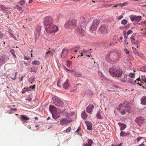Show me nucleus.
Instances as JSON below:
<instances>
[{
  "label": "nucleus",
  "mask_w": 146,
  "mask_h": 146,
  "mask_svg": "<svg viewBox=\"0 0 146 146\" xmlns=\"http://www.w3.org/2000/svg\"><path fill=\"white\" fill-rule=\"evenodd\" d=\"M9 59V57L6 55L2 56L0 58V63L1 64H5Z\"/></svg>",
  "instance_id": "13"
},
{
  "label": "nucleus",
  "mask_w": 146,
  "mask_h": 146,
  "mask_svg": "<svg viewBox=\"0 0 146 146\" xmlns=\"http://www.w3.org/2000/svg\"><path fill=\"white\" fill-rule=\"evenodd\" d=\"M129 80L127 82L130 83L131 84H137L140 86H141L142 85V84H141L139 83H137V82H139V81H140L141 80L139 78L135 80H133L131 79H129Z\"/></svg>",
  "instance_id": "14"
},
{
  "label": "nucleus",
  "mask_w": 146,
  "mask_h": 146,
  "mask_svg": "<svg viewBox=\"0 0 146 146\" xmlns=\"http://www.w3.org/2000/svg\"><path fill=\"white\" fill-rule=\"evenodd\" d=\"M86 24L85 18L84 17L81 18L79 24L76 29V31L78 34L84 36Z\"/></svg>",
  "instance_id": "1"
},
{
  "label": "nucleus",
  "mask_w": 146,
  "mask_h": 146,
  "mask_svg": "<svg viewBox=\"0 0 146 146\" xmlns=\"http://www.w3.org/2000/svg\"><path fill=\"white\" fill-rule=\"evenodd\" d=\"M49 110L50 112L52 113V114L56 112L59 109L56 108L54 106L52 105H50L49 108Z\"/></svg>",
  "instance_id": "18"
},
{
  "label": "nucleus",
  "mask_w": 146,
  "mask_h": 146,
  "mask_svg": "<svg viewBox=\"0 0 146 146\" xmlns=\"http://www.w3.org/2000/svg\"><path fill=\"white\" fill-rule=\"evenodd\" d=\"M121 57V54L120 52L117 51H109L106 56V58L110 59L113 61H117Z\"/></svg>",
  "instance_id": "2"
},
{
  "label": "nucleus",
  "mask_w": 146,
  "mask_h": 146,
  "mask_svg": "<svg viewBox=\"0 0 146 146\" xmlns=\"http://www.w3.org/2000/svg\"><path fill=\"white\" fill-rule=\"evenodd\" d=\"M68 80L67 79L63 84V87L65 89H66L68 87L69 84L68 83Z\"/></svg>",
  "instance_id": "28"
},
{
  "label": "nucleus",
  "mask_w": 146,
  "mask_h": 146,
  "mask_svg": "<svg viewBox=\"0 0 146 146\" xmlns=\"http://www.w3.org/2000/svg\"><path fill=\"white\" fill-rule=\"evenodd\" d=\"M9 35L11 38H13L15 40H17L16 38L14 36L13 34L11 33H9Z\"/></svg>",
  "instance_id": "45"
},
{
  "label": "nucleus",
  "mask_w": 146,
  "mask_h": 146,
  "mask_svg": "<svg viewBox=\"0 0 146 146\" xmlns=\"http://www.w3.org/2000/svg\"><path fill=\"white\" fill-rule=\"evenodd\" d=\"M127 109L122 107L121 106H119V111L122 115H125L126 113V112H127Z\"/></svg>",
  "instance_id": "21"
},
{
  "label": "nucleus",
  "mask_w": 146,
  "mask_h": 146,
  "mask_svg": "<svg viewBox=\"0 0 146 146\" xmlns=\"http://www.w3.org/2000/svg\"><path fill=\"white\" fill-rule=\"evenodd\" d=\"M72 121V120L63 118L60 120V124L61 125H67L68 123H70Z\"/></svg>",
  "instance_id": "15"
},
{
  "label": "nucleus",
  "mask_w": 146,
  "mask_h": 146,
  "mask_svg": "<svg viewBox=\"0 0 146 146\" xmlns=\"http://www.w3.org/2000/svg\"><path fill=\"white\" fill-rule=\"evenodd\" d=\"M143 138V137H138L137 138V140L138 141H139L141 139Z\"/></svg>",
  "instance_id": "59"
},
{
  "label": "nucleus",
  "mask_w": 146,
  "mask_h": 146,
  "mask_svg": "<svg viewBox=\"0 0 146 146\" xmlns=\"http://www.w3.org/2000/svg\"><path fill=\"white\" fill-rule=\"evenodd\" d=\"M71 129V128L70 127H69L67 128L65 131L66 133H69Z\"/></svg>",
  "instance_id": "48"
},
{
  "label": "nucleus",
  "mask_w": 146,
  "mask_h": 146,
  "mask_svg": "<svg viewBox=\"0 0 146 146\" xmlns=\"http://www.w3.org/2000/svg\"><path fill=\"white\" fill-rule=\"evenodd\" d=\"M68 63L67 64V65L68 66L70 67V65L72 64V62L71 61H67Z\"/></svg>",
  "instance_id": "53"
},
{
  "label": "nucleus",
  "mask_w": 146,
  "mask_h": 146,
  "mask_svg": "<svg viewBox=\"0 0 146 146\" xmlns=\"http://www.w3.org/2000/svg\"><path fill=\"white\" fill-rule=\"evenodd\" d=\"M93 141L91 139H88L87 140V143L83 145L82 146H92Z\"/></svg>",
  "instance_id": "25"
},
{
  "label": "nucleus",
  "mask_w": 146,
  "mask_h": 146,
  "mask_svg": "<svg viewBox=\"0 0 146 146\" xmlns=\"http://www.w3.org/2000/svg\"><path fill=\"white\" fill-rule=\"evenodd\" d=\"M129 76L130 77L133 78L135 77V74L133 73H130L129 74Z\"/></svg>",
  "instance_id": "46"
},
{
  "label": "nucleus",
  "mask_w": 146,
  "mask_h": 146,
  "mask_svg": "<svg viewBox=\"0 0 146 146\" xmlns=\"http://www.w3.org/2000/svg\"><path fill=\"white\" fill-rule=\"evenodd\" d=\"M37 70V68L36 67H33L31 68V72H36Z\"/></svg>",
  "instance_id": "41"
},
{
  "label": "nucleus",
  "mask_w": 146,
  "mask_h": 146,
  "mask_svg": "<svg viewBox=\"0 0 146 146\" xmlns=\"http://www.w3.org/2000/svg\"><path fill=\"white\" fill-rule=\"evenodd\" d=\"M123 18V16H122L120 15L118 17L117 19L118 20H120Z\"/></svg>",
  "instance_id": "64"
},
{
  "label": "nucleus",
  "mask_w": 146,
  "mask_h": 146,
  "mask_svg": "<svg viewBox=\"0 0 146 146\" xmlns=\"http://www.w3.org/2000/svg\"><path fill=\"white\" fill-rule=\"evenodd\" d=\"M60 113L59 110L52 114V117L54 119H56L60 116Z\"/></svg>",
  "instance_id": "19"
},
{
  "label": "nucleus",
  "mask_w": 146,
  "mask_h": 146,
  "mask_svg": "<svg viewBox=\"0 0 146 146\" xmlns=\"http://www.w3.org/2000/svg\"><path fill=\"white\" fill-rule=\"evenodd\" d=\"M128 76V75L126 74H125L124 75L123 78H121L120 79L121 82H127L128 81V79L129 78H127V77Z\"/></svg>",
  "instance_id": "24"
},
{
  "label": "nucleus",
  "mask_w": 146,
  "mask_h": 146,
  "mask_svg": "<svg viewBox=\"0 0 146 146\" xmlns=\"http://www.w3.org/2000/svg\"><path fill=\"white\" fill-rule=\"evenodd\" d=\"M41 27L39 25L37 26L36 28V31L35 33V35L36 37L39 36L41 33Z\"/></svg>",
  "instance_id": "16"
},
{
  "label": "nucleus",
  "mask_w": 146,
  "mask_h": 146,
  "mask_svg": "<svg viewBox=\"0 0 146 146\" xmlns=\"http://www.w3.org/2000/svg\"><path fill=\"white\" fill-rule=\"evenodd\" d=\"M127 4V2H124L122 3H119V5H120L121 7H123L125 6Z\"/></svg>",
  "instance_id": "47"
},
{
  "label": "nucleus",
  "mask_w": 146,
  "mask_h": 146,
  "mask_svg": "<svg viewBox=\"0 0 146 146\" xmlns=\"http://www.w3.org/2000/svg\"><path fill=\"white\" fill-rule=\"evenodd\" d=\"M82 74L80 72L76 71L75 74H74V76L76 78L80 77L82 76Z\"/></svg>",
  "instance_id": "31"
},
{
  "label": "nucleus",
  "mask_w": 146,
  "mask_h": 146,
  "mask_svg": "<svg viewBox=\"0 0 146 146\" xmlns=\"http://www.w3.org/2000/svg\"><path fill=\"white\" fill-rule=\"evenodd\" d=\"M45 29L48 33L53 34L56 32L58 29L57 26L52 24L48 27H46Z\"/></svg>",
  "instance_id": "4"
},
{
  "label": "nucleus",
  "mask_w": 146,
  "mask_h": 146,
  "mask_svg": "<svg viewBox=\"0 0 146 146\" xmlns=\"http://www.w3.org/2000/svg\"><path fill=\"white\" fill-rule=\"evenodd\" d=\"M129 133H126L124 132L121 131L120 133V135L121 136H125L127 134H129Z\"/></svg>",
  "instance_id": "37"
},
{
  "label": "nucleus",
  "mask_w": 146,
  "mask_h": 146,
  "mask_svg": "<svg viewBox=\"0 0 146 146\" xmlns=\"http://www.w3.org/2000/svg\"><path fill=\"white\" fill-rule=\"evenodd\" d=\"M52 19L51 16H47L44 19L43 23L46 27H48L51 25L52 24Z\"/></svg>",
  "instance_id": "8"
},
{
  "label": "nucleus",
  "mask_w": 146,
  "mask_h": 146,
  "mask_svg": "<svg viewBox=\"0 0 146 146\" xmlns=\"http://www.w3.org/2000/svg\"><path fill=\"white\" fill-rule=\"evenodd\" d=\"M88 116V114L85 110L81 114V117L84 120H86L87 119Z\"/></svg>",
  "instance_id": "23"
},
{
  "label": "nucleus",
  "mask_w": 146,
  "mask_h": 146,
  "mask_svg": "<svg viewBox=\"0 0 146 146\" xmlns=\"http://www.w3.org/2000/svg\"><path fill=\"white\" fill-rule=\"evenodd\" d=\"M35 85H33L32 87L31 86H30L28 87H26L22 90V93H24L27 91H29L33 90V89H35Z\"/></svg>",
  "instance_id": "17"
},
{
  "label": "nucleus",
  "mask_w": 146,
  "mask_h": 146,
  "mask_svg": "<svg viewBox=\"0 0 146 146\" xmlns=\"http://www.w3.org/2000/svg\"><path fill=\"white\" fill-rule=\"evenodd\" d=\"M65 50H66V49H65V48H63V49L62 50V52H61V55H60V58H62V55L63 54V53H64V51H65Z\"/></svg>",
  "instance_id": "50"
},
{
  "label": "nucleus",
  "mask_w": 146,
  "mask_h": 146,
  "mask_svg": "<svg viewBox=\"0 0 146 146\" xmlns=\"http://www.w3.org/2000/svg\"><path fill=\"white\" fill-rule=\"evenodd\" d=\"M133 52L136 55L140 56H141V54L139 53L138 52V50L136 48H134L133 50Z\"/></svg>",
  "instance_id": "34"
},
{
  "label": "nucleus",
  "mask_w": 146,
  "mask_h": 146,
  "mask_svg": "<svg viewBox=\"0 0 146 146\" xmlns=\"http://www.w3.org/2000/svg\"><path fill=\"white\" fill-rule=\"evenodd\" d=\"M53 103L55 105L60 107H63L64 103L59 98L56 96H54L52 98Z\"/></svg>",
  "instance_id": "5"
},
{
  "label": "nucleus",
  "mask_w": 146,
  "mask_h": 146,
  "mask_svg": "<svg viewBox=\"0 0 146 146\" xmlns=\"http://www.w3.org/2000/svg\"><path fill=\"white\" fill-rule=\"evenodd\" d=\"M127 23V21L125 19H124L121 22V24L124 25H125Z\"/></svg>",
  "instance_id": "44"
},
{
  "label": "nucleus",
  "mask_w": 146,
  "mask_h": 146,
  "mask_svg": "<svg viewBox=\"0 0 146 146\" xmlns=\"http://www.w3.org/2000/svg\"><path fill=\"white\" fill-rule=\"evenodd\" d=\"M96 117L98 119H101L102 118L101 115V112L100 110L98 111L96 115Z\"/></svg>",
  "instance_id": "30"
},
{
  "label": "nucleus",
  "mask_w": 146,
  "mask_h": 146,
  "mask_svg": "<svg viewBox=\"0 0 146 146\" xmlns=\"http://www.w3.org/2000/svg\"><path fill=\"white\" fill-rule=\"evenodd\" d=\"M119 106H121L123 108L127 109V113H131V112L132 111L131 108L128 102H124L123 104H120Z\"/></svg>",
  "instance_id": "9"
},
{
  "label": "nucleus",
  "mask_w": 146,
  "mask_h": 146,
  "mask_svg": "<svg viewBox=\"0 0 146 146\" xmlns=\"http://www.w3.org/2000/svg\"><path fill=\"white\" fill-rule=\"evenodd\" d=\"M129 17L132 22H133L134 21H135V15H131L129 16Z\"/></svg>",
  "instance_id": "35"
},
{
  "label": "nucleus",
  "mask_w": 146,
  "mask_h": 146,
  "mask_svg": "<svg viewBox=\"0 0 146 146\" xmlns=\"http://www.w3.org/2000/svg\"><path fill=\"white\" fill-rule=\"evenodd\" d=\"M24 58L25 60H30V57H27L25 56H24Z\"/></svg>",
  "instance_id": "52"
},
{
  "label": "nucleus",
  "mask_w": 146,
  "mask_h": 146,
  "mask_svg": "<svg viewBox=\"0 0 146 146\" xmlns=\"http://www.w3.org/2000/svg\"><path fill=\"white\" fill-rule=\"evenodd\" d=\"M100 23V21L98 19L93 20L91 26L90 27V31H93L96 30Z\"/></svg>",
  "instance_id": "6"
},
{
  "label": "nucleus",
  "mask_w": 146,
  "mask_h": 146,
  "mask_svg": "<svg viewBox=\"0 0 146 146\" xmlns=\"http://www.w3.org/2000/svg\"><path fill=\"white\" fill-rule=\"evenodd\" d=\"M25 99L26 100H28L30 102H31L32 100V98L30 97H28V98H26Z\"/></svg>",
  "instance_id": "61"
},
{
  "label": "nucleus",
  "mask_w": 146,
  "mask_h": 146,
  "mask_svg": "<svg viewBox=\"0 0 146 146\" xmlns=\"http://www.w3.org/2000/svg\"><path fill=\"white\" fill-rule=\"evenodd\" d=\"M135 35L134 34H133L130 37L131 41L132 44H133L134 42H135Z\"/></svg>",
  "instance_id": "33"
},
{
  "label": "nucleus",
  "mask_w": 146,
  "mask_h": 146,
  "mask_svg": "<svg viewBox=\"0 0 146 146\" xmlns=\"http://www.w3.org/2000/svg\"><path fill=\"white\" fill-rule=\"evenodd\" d=\"M10 51L11 53L12 54L13 57L14 58H16V56L15 54V52L14 50L13 49H11L10 50Z\"/></svg>",
  "instance_id": "40"
},
{
  "label": "nucleus",
  "mask_w": 146,
  "mask_h": 146,
  "mask_svg": "<svg viewBox=\"0 0 146 146\" xmlns=\"http://www.w3.org/2000/svg\"><path fill=\"white\" fill-rule=\"evenodd\" d=\"M141 17L140 16H137L135 15V21L137 22H139L141 19Z\"/></svg>",
  "instance_id": "39"
},
{
  "label": "nucleus",
  "mask_w": 146,
  "mask_h": 146,
  "mask_svg": "<svg viewBox=\"0 0 146 146\" xmlns=\"http://www.w3.org/2000/svg\"><path fill=\"white\" fill-rule=\"evenodd\" d=\"M93 68L94 69L96 70V71H98L99 72H100L99 71V66L98 65L96 66V68H95L94 67H93Z\"/></svg>",
  "instance_id": "56"
},
{
  "label": "nucleus",
  "mask_w": 146,
  "mask_h": 146,
  "mask_svg": "<svg viewBox=\"0 0 146 146\" xmlns=\"http://www.w3.org/2000/svg\"><path fill=\"white\" fill-rule=\"evenodd\" d=\"M141 104L143 105H146V96H143L141 99Z\"/></svg>",
  "instance_id": "26"
},
{
  "label": "nucleus",
  "mask_w": 146,
  "mask_h": 146,
  "mask_svg": "<svg viewBox=\"0 0 146 146\" xmlns=\"http://www.w3.org/2000/svg\"><path fill=\"white\" fill-rule=\"evenodd\" d=\"M0 8L2 10L4 11L5 9H7L6 7L4 6L3 5H1L0 6Z\"/></svg>",
  "instance_id": "49"
},
{
  "label": "nucleus",
  "mask_w": 146,
  "mask_h": 146,
  "mask_svg": "<svg viewBox=\"0 0 146 146\" xmlns=\"http://www.w3.org/2000/svg\"><path fill=\"white\" fill-rule=\"evenodd\" d=\"M74 115V113L72 112L71 113H65V116L67 118H69L71 117L72 116Z\"/></svg>",
  "instance_id": "29"
},
{
  "label": "nucleus",
  "mask_w": 146,
  "mask_h": 146,
  "mask_svg": "<svg viewBox=\"0 0 146 146\" xmlns=\"http://www.w3.org/2000/svg\"><path fill=\"white\" fill-rule=\"evenodd\" d=\"M121 143H120L118 145H115L114 144H112L111 145V146H121Z\"/></svg>",
  "instance_id": "58"
},
{
  "label": "nucleus",
  "mask_w": 146,
  "mask_h": 146,
  "mask_svg": "<svg viewBox=\"0 0 146 146\" xmlns=\"http://www.w3.org/2000/svg\"><path fill=\"white\" fill-rule=\"evenodd\" d=\"M22 119L24 121H27L29 120V118L24 115H21Z\"/></svg>",
  "instance_id": "38"
},
{
  "label": "nucleus",
  "mask_w": 146,
  "mask_h": 146,
  "mask_svg": "<svg viewBox=\"0 0 146 146\" xmlns=\"http://www.w3.org/2000/svg\"><path fill=\"white\" fill-rule=\"evenodd\" d=\"M124 37H125V42H126L127 41V36L126 37V33L125 32V33H124Z\"/></svg>",
  "instance_id": "57"
},
{
  "label": "nucleus",
  "mask_w": 146,
  "mask_h": 146,
  "mask_svg": "<svg viewBox=\"0 0 146 146\" xmlns=\"http://www.w3.org/2000/svg\"><path fill=\"white\" fill-rule=\"evenodd\" d=\"M133 31L132 30H130L128 31L127 33V35H128L130 34H131L133 33Z\"/></svg>",
  "instance_id": "51"
},
{
  "label": "nucleus",
  "mask_w": 146,
  "mask_h": 146,
  "mask_svg": "<svg viewBox=\"0 0 146 146\" xmlns=\"http://www.w3.org/2000/svg\"><path fill=\"white\" fill-rule=\"evenodd\" d=\"M145 119L142 117H137L135 120V122L139 126H141L144 122Z\"/></svg>",
  "instance_id": "11"
},
{
  "label": "nucleus",
  "mask_w": 146,
  "mask_h": 146,
  "mask_svg": "<svg viewBox=\"0 0 146 146\" xmlns=\"http://www.w3.org/2000/svg\"><path fill=\"white\" fill-rule=\"evenodd\" d=\"M32 64L34 65H39L40 64V62L38 61L34 60L32 62Z\"/></svg>",
  "instance_id": "36"
},
{
  "label": "nucleus",
  "mask_w": 146,
  "mask_h": 146,
  "mask_svg": "<svg viewBox=\"0 0 146 146\" xmlns=\"http://www.w3.org/2000/svg\"><path fill=\"white\" fill-rule=\"evenodd\" d=\"M124 51H125V52L126 53V54H128L129 53V51L126 48H125L124 49Z\"/></svg>",
  "instance_id": "55"
},
{
  "label": "nucleus",
  "mask_w": 146,
  "mask_h": 146,
  "mask_svg": "<svg viewBox=\"0 0 146 146\" xmlns=\"http://www.w3.org/2000/svg\"><path fill=\"white\" fill-rule=\"evenodd\" d=\"M18 72H16L15 73V75L14 76V78H12V79L13 80H15L16 78L17 77V74Z\"/></svg>",
  "instance_id": "54"
},
{
  "label": "nucleus",
  "mask_w": 146,
  "mask_h": 146,
  "mask_svg": "<svg viewBox=\"0 0 146 146\" xmlns=\"http://www.w3.org/2000/svg\"><path fill=\"white\" fill-rule=\"evenodd\" d=\"M80 48V46L79 45H78L71 48V50L72 52L74 51L75 52H76L79 50Z\"/></svg>",
  "instance_id": "27"
},
{
  "label": "nucleus",
  "mask_w": 146,
  "mask_h": 146,
  "mask_svg": "<svg viewBox=\"0 0 146 146\" xmlns=\"http://www.w3.org/2000/svg\"><path fill=\"white\" fill-rule=\"evenodd\" d=\"M82 51L83 52L84 54L86 55L87 56L89 57L91 56V49L88 50L84 49Z\"/></svg>",
  "instance_id": "20"
},
{
  "label": "nucleus",
  "mask_w": 146,
  "mask_h": 146,
  "mask_svg": "<svg viewBox=\"0 0 146 146\" xmlns=\"http://www.w3.org/2000/svg\"><path fill=\"white\" fill-rule=\"evenodd\" d=\"M62 81V80H61L60 79H59L57 83V86L59 87H60L59 86V83L61 82V81Z\"/></svg>",
  "instance_id": "60"
},
{
  "label": "nucleus",
  "mask_w": 146,
  "mask_h": 146,
  "mask_svg": "<svg viewBox=\"0 0 146 146\" xmlns=\"http://www.w3.org/2000/svg\"><path fill=\"white\" fill-rule=\"evenodd\" d=\"M76 19L70 18L66 23L64 25V27L66 29L71 28L72 26L76 25Z\"/></svg>",
  "instance_id": "7"
},
{
  "label": "nucleus",
  "mask_w": 146,
  "mask_h": 146,
  "mask_svg": "<svg viewBox=\"0 0 146 146\" xmlns=\"http://www.w3.org/2000/svg\"><path fill=\"white\" fill-rule=\"evenodd\" d=\"M99 33L100 34L105 35L108 33V30L107 27L104 25L101 26L99 30Z\"/></svg>",
  "instance_id": "10"
},
{
  "label": "nucleus",
  "mask_w": 146,
  "mask_h": 146,
  "mask_svg": "<svg viewBox=\"0 0 146 146\" xmlns=\"http://www.w3.org/2000/svg\"><path fill=\"white\" fill-rule=\"evenodd\" d=\"M94 106L91 104H90L86 108V110L87 112L90 114H91L94 108Z\"/></svg>",
  "instance_id": "12"
},
{
  "label": "nucleus",
  "mask_w": 146,
  "mask_h": 146,
  "mask_svg": "<svg viewBox=\"0 0 146 146\" xmlns=\"http://www.w3.org/2000/svg\"><path fill=\"white\" fill-rule=\"evenodd\" d=\"M35 79V77L34 76H32L28 80V81L31 84L33 83L34 82Z\"/></svg>",
  "instance_id": "32"
},
{
  "label": "nucleus",
  "mask_w": 146,
  "mask_h": 146,
  "mask_svg": "<svg viewBox=\"0 0 146 146\" xmlns=\"http://www.w3.org/2000/svg\"><path fill=\"white\" fill-rule=\"evenodd\" d=\"M126 127V125L125 124H124L120 127V130L121 131L124 130Z\"/></svg>",
  "instance_id": "42"
},
{
  "label": "nucleus",
  "mask_w": 146,
  "mask_h": 146,
  "mask_svg": "<svg viewBox=\"0 0 146 146\" xmlns=\"http://www.w3.org/2000/svg\"><path fill=\"white\" fill-rule=\"evenodd\" d=\"M139 44V42L138 41H136V42L135 41V42H134L133 43V44H134L135 45H137Z\"/></svg>",
  "instance_id": "62"
},
{
  "label": "nucleus",
  "mask_w": 146,
  "mask_h": 146,
  "mask_svg": "<svg viewBox=\"0 0 146 146\" xmlns=\"http://www.w3.org/2000/svg\"><path fill=\"white\" fill-rule=\"evenodd\" d=\"M109 72L112 76L116 78L120 77L123 74L122 70L119 68H110Z\"/></svg>",
  "instance_id": "3"
},
{
  "label": "nucleus",
  "mask_w": 146,
  "mask_h": 146,
  "mask_svg": "<svg viewBox=\"0 0 146 146\" xmlns=\"http://www.w3.org/2000/svg\"><path fill=\"white\" fill-rule=\"evenodd\" d=\"M54 50L53 49H52V50H48L47 51H46V55L47 54L49 53H54Z\"/></svg>",
  "instance_id": "43"
},
{
  "label": "nucleus",
  "mask_w": 146,
  "mask_h": 146,
  "mask_svg": "<svg viewBox=\"0 0 146 146\" xmlns=\"http://www.w3.org/2000/svg\"><path fill=\"white\" fill-rule=\"evenodd\" d=\"M70 71H71V72L73 74V75H74V74H75V72H76V71L73 70H70Z\"/></svg>",
  "instance_id": "63"
},
{
  "label": "nucleus",
  "mask_w": 146,
  "mask_h": 146,
  "mask_svg": "<svg viewBox=\"0 0 146 146\" xmlns=\"http://www.w3.org/2000/svg\"><path fill=\"white\" fill-rule=\"evenodd\" d=\"M85 122L86 125L87 129L89 130H92V123L87 121H85Z\"/></svg>",
  "instance_id": "22"
}]
</instances>
